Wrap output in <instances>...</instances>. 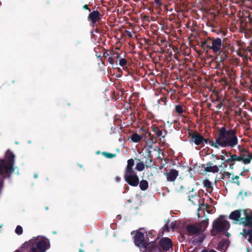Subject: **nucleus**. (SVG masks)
<instances>
[{
  "mask_svg": "<svg viewBox=\"0 0 252 252\" xmlns=\"http://www.w3.org/2000/svg\"><path fill=\"white\" fill-rule=\"evenodd\" d=\"M238 143V138L236 135V131L233 129L227 130L225 126L220 127L218 130V135L216 138L215 142L210 140L208 138H204L203 140L202 146L204 144L209 143L212 147L218 149L221 147L233 148Z\"/></svg>",
  "mask_w": 252,
  "mask_h": 252,
  "instance_id": "f257e3e1",
  "label": "nucleus"
},
{
  "mask_svg": "<svg viewBox=\"0 0 252 252\" xmlns=\"http://www.w3.org/2000/svg\"><path fill=\"white\" fill-rule=\"evenodd\" d=\"M15 155L9 150L6 152L5 159H0V176L2 180L6 178L10 177V174L14 171Z\"/></svg>",
  "mask_w": 252,
  "mask_h": 252,
  "instance_id": "f03ea898",
  "label": "nucleus"
},
{
  "mask_svg": "<svg viewBox=\"0 0 252 252\" xmlns=\"http://www.w3.org/2000/svg\"><path fill=\"white\" fill-rule=\"evenodd\" d=\"M29 247L35 248L37 252H45L50 247V243L47 239H32L28 242H25L21 248H28Z\"/></svg>",
  "mask_w": 252,
  "mask_h": 252,
  "instance_id": "7ed1b4c3",
  "label": "nucleus"
},
{
  "mask_svg": "<svg viewBox=\"0 0 252 252\" xmlns=\"http://www.w3.org/2000/svg\"><path fill=\"white\" fill-rule=\"evenodd\" d=\"M225 216L220 215L213 223V229L211 230L212 235H216L214 233V230L217 232H224L230 227L229 222L224 219Z\"/></svg>",
  "mask_w": 252,
  "mask_h": 252,
  "instance_id": "20e7f679",
  "label": "nucleus"
},
{
  "mask_svg": "<svg viewBox=\"0 0 252 252\" xmlns=\"http://www.w3.org/2000/svg\"><path fill=\"white\" fill-rule=\"evenodd\" d=\"M124 177L125 181L131 186L137 187L139 185V179L135 171H125Z\"/></svg>",
  "mask_w": 252,
  "mask_h": 252,
  "instance_id": "39448f33",
  "label": "nucleus"
},
{
  "mask_svg": "<svg viewBox=\"0 0 252 252\" xmlns=\"http://www.w3.org/2000/svg\"><path fill=\"white\" fill-rule=\"evenodd\" d=\"M222 46L221 39L220 38L210 37L209 41V49L214 52H219Z\"/></svg>",
  "mask_w": 252,
  "mask_h": 252,
  "instance_id": "423d86ee",
  "label": "nucleus"
},
{
  "mask_svg": "<svg viewBox=\"0 0 252 252\" xmlns=\"http://www.w3.org/2000/svg\"><path fill=\"white\" fill-rule=\"evenodd\" d=\"M189 137L190 142H193L197 146L202 145L204 137L199 132L197 131L191 132L189 133Z\"/></svg>",
  "mask_w": 252,
  "mask_h": 252,
  "instance_id": "0eeeda50",
  "label": "nucleus"
},
{
  "mask_svg": "<svg viewBox=\"0 0 252 252\" xmlns=\"http://www.w3.org/2000/svg\"><path fill=\"white\" fill-rule=\"evenodd\" d=\"M134 243L137 246L141 248H146L147 246L144 234L140 231L137 232L134 236Z\"/></svg>",
  "mask_w": 252,
  "mask_h": 252,
  "instance_id": "6e6552de",
  "label": "nucleus"
},
{
  "mask_svg": "<svg viewBox=\"0 0 252 252\" xmlns=\"http://www.w3.org/2000/svg\"><path fill=\"white\" fill-rule=\"evenodd\" d=\"M244 217L240 219V224L244 226L252 227V212H248L246 210H243Z\"/></svg>",
  "mask_w": 252,
  "mask_h": 252,
  "instance_id": "1a4fd4ad",
  "label": "nucleus"
},
{
  "mask_svg": "<svg viewBox=\"0 0 252 252\" xmlns=\"http://www.w3.org/2000/svg\"><path fill=\"white\" fill-rule=\"evenodd\" d=\"M193 190L194 189L192 188L191 190L189 191V195H188L189 200L190 201L193 205H197L199 206H203L205 199L202 198V202L201 203L199 199V195L198 193H195L194 194H190V193L193 192Z\"/></svg>",
  "mask_w": 252,
  "mask_h": 252,
  "instance_id": "9d476101",
  "label": "nucleus"
},
{
  "mask_svg": "<svg viewBox=\"0 0 252 252\" xmlns=\"http://www.w3.org/2000/svg\"><path fill=\"white\" fill-rule=\"evenodd\" d=\"M164 175L166 176L167 181L173 182L178 176L179 171L175 169H168L164 173Z\"/></svg>",
  "mask_w": 252,
  "mask_h": 252,
  "instance_id": "9b49d317",
  "label": "nucleus"
},
{
  "mask_svg": "<svg viewBox=\"0 0 252 252\" xmlns=\"http://www.w3.org/2000/svg\"><path fill=\"white\" fill-rule=\"evenodd\" d=\"M102 15L98 10H93L91 12L88 17V20L92 24H94L102 18Z\"/></svg>",
  "mask_w": 252,
  "mask_h": 252,
  "instance_id": "f8f14e48",
  "label": "nucleus"
},
{
  "mask_svg": "<svg viewBox=\"0 0 252 252\" xmlns=\"http://www.w3.org/2000/svg\"><path fill=\"white\" fill-rule=\"evenodd\" d=\"M201 167L204 168V171L206 172L218 173L219 171V167L211 162L208 161L206 164H203Z\"/></svg>",
  "mask_w": 252,
  "mask_h": 252,
  "instance_id": "ddd939ff",
  "label": "nucleus"
},
{
  "mask_svg": "<svg viewBox=\"0 0 252 252\" xmlns=\"http://www.w3.org/2000/svg\"><path fill=\"white\" fill-rule=\"evenodd\" d=\"M159 245L163 251H167L172 247V241L169 238H162L159 241Z\"/></svg>",
  "mask_w": 252,
  "mask_h": 252,
  "instance_id": "4468645a",
  "label": "nucleus"
},
{
  "mask_svg": "<svg viewBox=\"0 0 252 252\" xmlns=\"http://www.w3.org/2000/svg\"><path fill=\"white\" fill-rule=\"evenodd\" d=\"M187 230L190 235H193L198 233L201 229L193 224H191L187 227Z\"/></svg>",
  "mask_w": 252,
  "mask_h": 252,
  "instance_id": "2eb2a0df",
  "label": "nucleus"
},
{
  "mask_svg": "<svg viewBox=\"0 0 252 252\" xmlns=\"http://www.w3.org/2000/svg\"><path fill=\"white\" fill-rule=\"evenodd\" d=\"M243 212L241 210H236L232 212L229 215V218L230 220L238 221H240L241 218V212Z\"/></svg>",
  "mask_w": 252,
  "mask_h": 252,
  "instance_id": "dca6fc26",
  "label": "nucleus"
},
{
  "mask_svg": "<svg viewBox=\"0 0 252 252\" xmlns=\"http://www.w3.org/2000/svg\"><path fill=\"white\" fill-rule=\"evenodd\" d=\"M240 234L245 238L247 239V237H249L248 239V241L252 244V228L249 229H243V231Z\"/></svg>",
  "mask_w": 252,
  "mask_h": 252,
  "instance_id": "f3484780",
  "label": "nucleus"
},
{
  "mask_svg": "<svg viewBox=\"0 0 252 252\" xmlns=\"http://www.w3.org/2000/svg\"><path fill=\"white\" fill-rule=\"evenodd\" d=\"M134 165V160L133 158L129 159L127 160V164L125 169V171H127L128 172L134 171L133 167Z\"/></svg>",
  "mask_w": 252,
  "mask_h": 252,
  "instance_id": "a211bd4d",
  "label": "nucleus"
},
{
  "mask_svg": "<svg viewBox=\"0 0 252 252\" xmlns=\"http://www.w3.org/2000/svg\"><path fill=\"white\" fill-rule=\"evenodd\" d=\"M203 184L204 187L206 188L207 192H211L213 189V187L212 186L211 182L208 179L203 180Z\"/></svg>",
  "mask_w": 252,
  "mask_h": 252,
  "instance_id": "6ab92c4d",
  "label": "nucleus"
},
{
  "mask_svg": "<svg viewBox=\"0 0 252 252\" xmlns=\"http://www.w3.org/2000/svg\"><path fill=\"white\" fill-rule=\"evenodd\" d=\"M245 159H243L240 155L237 156L236 155H232L230 156V158L228 161H232L234 162L235 161H242L243 163L245 164Z\"/></svg>",
  "mask_w": 252,
  "mask_h": 252,
  "instance_id": "aec40b11",
  "label": "nucleus"
},
{
  "mask_svg": "<svg viewBox=\"0 0 252 252\" xmlns=\"http://www.w3.org/2000/svg\"><path fill=\"white\" fill-rule=\"evenodd\" d=\"M142 138V136L139 135L137 133L132 134L130 136V139L131 141L135 143L139 142L141 140Z\"/></svg>",
  "mask_w": 252,
  "mask_h": 252,
  "instance_id": "412c9836",
  "label": "nucleus"
},
{
  "mask_svg": "<svg viewBox=\"0 0 252 252\" xmlns=\"http://www.w3.org/2000/svg\"><path fill=\"white\" fill-rule=\"evenodd\" d=\"M227 57V56L225 52L221 51L219 52V54L218 55L216 60L219 62H223Z\"/></svg>",
  "mask_w": 252,
  "mask_h": 252,
  "instance_id": "4be33fe9",
  "label": "nucleus"
},
{
  "mask_svg": "<svg viewBox=\"0 0 252 252\" xmlns=\"http://www.w3.org/2000/svg\"><path fill=\"white\" fill-rule=\"evenodd\" d=\"M139 187L142 190H146L149 187V184L147 180H142L139 182Z\"/></svg>",
  "mask_w": 252,
  "mask_h": 252,
  "instance_id": "5701e85b",
  "label": "nucleus"
},
{
  "mask_svg": "<svg viewBox=\"0 0 252 252\" xmlns=\"http://www.w3.org/2000/svg\"><path fill=\"white\" fill-rule=\"evenodd\" d=\"M152 129L153 132H154L158 136H162V131L160 130L159 127L157 126H152Z\"/></svg>",
  "mask_w": 252,
  "mask_h": 252,
  "instance_id": "b1692460",
  "label": "nucleus"
},
{
  "mask_svg": "<svg viewBox=\"0 0 252 252\" xmlns=\"http://www.w3.org/2000/svg\"><path fill=\"white\" fill-rule=\"evenodd\" d=\"M184 112L183 106L182 105H176L175 107V113L181 115Z\"/></svg>",
  "mask_w": 252,
  "mask_h": 252,
  "instance_id": "393cba45",
  "label": "nucleus"
},
{
  "mask_svg": "<svg viewBox=\"0 0 252 252\" xmlns=\"http://www.w3.org/2000/svg\"><path fill=\"white\" fill-rule=\"evenodd\" d=\"M209 37H208L205 40L201 43V47L204 50L209 49Z\"/></svg>",
  "mask_w": 252,
  "mask_h": 252,
  "instance_id": "a878e982",
  "label": "nucleus"
},
{
  "mask_svg": "<svg viewBox=\"0 0 252 252\" xmlns=\"http://www.w3.org/2000/svg\"><path fill=\"white\" fill-rule=\"evenodd\" d=\"M145 164L144 162L139 161L136 165L135 169L138 171H142L144 169Z\"/></svg>",
  "mask_w": 252,
  "mask_h": 252,
  "instance_id": "bb28decb",
  "label": "nucleus"
},
{
  "mask_svg": "<svg viewBox=\"0 0 252 252\" xmlns=\"http://www.w3.org/2000/svg\"><path fill=\"white\" fill-rule=\"evenodd\" d=\"M102 155L107 158H112L116 157V154L109 153L106 152H103Z\"/></svg>",
  "mask_w": 252,
  "mask_h": 252,
  "instance_id": "cd10ccee",
  "label": "nucleus"
},
{
  "mask_svg": "<svg viewBox=\"0 0 252 252\" xmlns=\"http://www.w3.org/2000/svg\"><path fill=\"white\" fill-rule=\"evenodd\" d=\"M239 176H235L234 175L232 177V181H231V183L233 184H236L238 186L240 185V181L239 180Z\"/></svg>",
  "mask_w": 252,
  "mask_h": 252,
  "instance_id": "c85d7f7f",
  "label": "nucleus"
},
{
  "mask_svg": "<svg viewBox=\"0 0 252 252\" xmlns=\"http://www.w3.org/2000/svg\"><path fill=\"white\" fill-rule=\"evenodd\" d=\"M229 159V158L223 160V162L219 166V167L223 168V170H224V168L226 167L227 166V163H229V162H232V161H228Z\"/></svg>",
  "mask_w": 252,
  "mask_h": 252,
  "instance_id": "c756f323",
  "label": "nucleus"
},
{
  "mask_svg": "<svg viewBox=\"0 0 252 252\" xmlns=\"http://www.w3.org/2000/svg\"><path fill=\"white\" fill-rule=\"evenodd\" d=\"M152 160L149 158H147L145 160V165L147 167H151L153 166Z\"/></svg>",
  "mask_w": 252,
  "mask_h": 252,
  "instance_id": "7c9ffc66",
  "label": "nucleus"
},
{
  "mask_svg": "<svg viewBox=\"0 0 252 252\" xmlns=\"http://www.w3.org/2000/svg\"><path fill=\"white\" fill-rule=\"evenodd\" d=\"M15 233L18 235H21L23 233V228L20 225L17 226L15 229Z\"/></svg>",
  "mask_w": 252,
  "mask_h": 252,
  "instance_id": "2f4dec72",
  "label": "nucleus"
},
{
  "mask_svg": "<svg viewBox=\"0 0 252 252\" xmlns=\"http://www.w3.org/2000/svg\"><path fill=\"white\" fill-rule=\"evenodd\" d=\"M127 62L125 58H121L119 60V64L120 66L124 67L127 64Z\"/></svg>",
  "mask_w": 252,
  "mask_h": 252,
  "instance_id": "473e14b6",
  "label": "nucleus"
},
{
  "mask_svg": "<svg viewBox=\"0 0 252 252\" xmlns=\"http://www.w3.org/2000/svg\"><path fill=\"white\" fill-rule=\"evenodd\" d=\"M208 224V220L206 219V220H202L200 224V228H201L202 227H204L205 229Z\"/></svg>",
  "mask_w": 252,
  "mask_h": 252,
  "instance_id": "72a5a7b5",
  "label": "nucleus"
},
{
  "mask_svg": "<svg viewBox=\"0 0 252 252\" xmlns=\"http://www.w3.org/2000/svg\"><path fill=\"white\" fill-rule=\"evenodd\" d=\"M231 174L228 172L224 171L222 174V179L224 178H230Z\"/></svg>",
  "mask_w": 252,
  "mask_h": 252,
  "instance_id": "f704fd0d",
  "label": "nucleus"
},
{
  "mask_svg": "<svg viewBox=\"0 0 252 252\" xmlns=\"http://www.w3.org/2000/svg\"><path fill=\"white\" fill-rule=\"evenodd\" d=\"M252 159V154H250L249 153L248 157L245 159V164H249Z\"/></svg>",
  "mask_w": 252,
  "mask_h": 252,
  "instance_id": "c9c22d12",
  "label": "nucleus"
},
{
  "mask_svg": "<svg viewBox=\"0 0 252 252\" xmlns=\"http://www.w3.org/2000/svg\"><path fill=\"white\" fill-rule=\"evenodd\" d=\"M242 110H243L241 108H238V110L235 109L234 110L235 115H238L239 116H241Z\"/></svg>",
  "mask_w": 252,
  "mask_h": 252,
  "instance_id": "e433bc0d",
  "label": "nucleus"
},
{
  "mask_svg": "<svg viewBox=\"0 0 252 252\" xmlns=\"http://www.w3.org/2000/svg\"><path fill=\"white\" fill-rule=\"evenodd\" d=\"M107 61L111 64H113L114 63H117V60H115L114 58L112 57H109L107 59Z\"/></svg>",
  "mask_w": 252,
  "mask_h": 252,
  "instance_id": "4c0bfd02",
  "label": "nucleus"
},
{
  "mask_svg": "<svg viewBox=\"0 0 252 252\" xmlns=\"http://www.w3.org/2000/svg\"><path fill=\"white\" fill-rule=\"evenodd\" d=\"M112 52L113 53H111V55H112L111 57L114 58L115 60H117V59L120 57V54L118 52Z\"/></svg>",
  "mask_w": 252,
  "mask_h": 252,
  "instance_id": "58836bf2",
  "label": "nucleus"
},
{
  "mask_svg": "<svg viewBox=\"0 0 252 252\" xmlns=\"http://www.w3.org/2000/svg\"><path fill=\"white\" fill-rule=\"evenodd\" d=\"M156 4L158 6H161L164 5L162 0H154Z\"/></svg>",
  "mask_w": 252,
  "mask_h": 252,
  "instance_id": "ea45409f",
  "label": "nucleus"
},
{
  "mask_svg": "<svg viewBox=\"0 0 252 252\" xmlns=\"http://www.w3.org/2000/svg\"><path fill=\"white\" fill-rule=\"evenodd\" d=\"M249 153H239V155L243 158L246 159L248 157Z\"/></svg>",
  "mask_w": 252,
  "mask_h": 252,
  "instance_id": "a19ab883",
  "label": "nucleus"
},
{
  "mask_svg": "<svg viewBox=\"0 0 252 252\" xmlns=\"http://www.w3.org/2000/svg\"><path fill=\"white\" fill-rule=\"evenodd\" d=\"M239 153H249L247 150L245 148H242L240 146L239 147Z\"/></svg>",
  "mask_w": 252,
  "mask_h": 252,
  "instance_id": "79ce46f5",
  "label": "nucleus"
},
{
  "mask_svg": "<svg viewBox=\"0 0 252 252\" xmlns=\"http://www.w3.org/2000/svg\"><path fill=\"white\" fill-rule=\"evenodd\" d=\"M163 230L164 231L169 232L170 230V228L168 226V225L167 224H166L164 225V226L163 227Z\"/></svg>",
  "mask_w": 252,
  "mask_h": 252,
  "instance_id": "37998d69",
  "label": "nucleus"
},
{
  "mask_svg": "<svg viewBox=\"0 0 252 252\" xmlns=\"http://www.w3.org/2000/svg\"><path fill=\"white\" fill-rule=\"evenodd\" d=\"M110 54L107 52L106 50L105 51V52L103 54V57L104 58H107L110 57Z\"/></svg>",
  "mask_w": 252,
  "mask_h": 252,
  "instance_id": "c03bdc74",
  "label": "nucleus"
},
{
  "mask_svg": "<svg viewBox=\"0 0 252 252\" xmlns=\"http://www.w3.org/2000/svg\"><path fill=\"white\" fill-rule=\"evenodd\" d=\"M217 158L218 159H221V160H223V161L226 159L224 156H222V155H221L220 157H219V156L217 157Z\"/></svg>",
  "mask_w": 252,
  "mask_h": 252,
  "instance_id": "a18cd8bd",
  "label": "nucleus"
},
{
  "mask_svg": "<svg viewBox=\"0 0 252 252\" xmlns=\"http://www.w3.org/2000/svg\"><path fill=\"white\" fill-rule=\"evenodd\" d=\"M83 9L88 10L90 12H91V9L89 8V6L87 4H85L83 6Z\"/></svg>",
  "mask_w": 252,
  "mask_h": 252,
  "instance_id": "49530a36",
  "label": "nucleus"
},
{
  "mask_svg": "<svg viewBox=\"0 0 252 252\" xmlns=\"http://www.w3.org/2000/svg\"><path fill=\"white\" fill-rule=\"evenodd\" d=\"M28 249H30L31 250V252H37L36 251L35 248H34L33 247H29Z\"/></svg>",
  "mask_w": 252,
  "mask_h": 252,
  "instance_id": "de8ad7c7",
  "label": "nucleus"
},
{
  "mask_svg": "<svg viewBox=\"0 0 252 252\" xmlns=\"http://www.w3.org/2000/svg\"><path fill=\"white\" fill-rule=\"evenodd\" d=\"M126 33L127 35L129 37H131L132 36V34H131V32H130L128 31H126Z\"/></svg>",
  "mask_w": 252,
  "mask_h": 252,
  "instance_id": "09e8293b",
  "label": "nucleus"
},
{
  "mask_svg": "<svg viewBox=\"0 0 252 252\" xmlns=\"http://www.w3.org/2000/svg\"><path fill=\"white\" fill-rule=\"evenodd\" d=\"M251 191H246L244 193V195L246 196H248L249 195H250L251 194Z\"/></svg>",
  "mask_w": 252,
  "mask_h": 252,
  "instance_id": "8fccbe9b",
  "label": "nucleus"
},
{
  "mask_svg": "<svg viewBox=\"0 0 252 252\" xmlns=\"http://www.w3.org/2000/svg\"><path fill=\"white\" fill-rule=\"evenodd\" d=\"M232 163L229 164V168L231 169H233V166L235 164V163L231 162Z\"/></svg>",
  "mask_w": 252,
  "mask_h": 252,
  "instance_id": "3c124183",
  "label": "nucleus"
},
{
  "mask_svg": "<svg viewBox=\"0 0 252 252\" xmlns=\"http://www.w3.org/2000/svg\"><path fill=\"white\" fill-rule=\"evenodd\" d=\"M221 153L223 155V156H226L227 154V152L225 150H223L221 151Z\"/></svg>",
  "mask_w": 252,
  "mask_h": 252,
  "instance_id": "603ef678",
  "label": "nucleus"
},
{
  "mask_svg": "<svg viewBox=\"0 0 252 252\" xmlns=\"http://www.w3.org/2000/svg\"><path fill=\"white\" fill-rule=\"evenodd\" d=\"M223 244H223V243L222 242H219V245H218V246H219V247H223Z\"/></svg>",
  "mask_w": 252,
  "mask_h": 252,
  "instance_id": "864d4df0",
  "label": "nucleus"
},
{
  "mask_svg": "<svg viewBox=\"0 0 252 252\" xmlns=\"http://www.w3.org/2000/svg\"><path fill=\"white\" fill-rule=\"evenodd\" d=\"M115 180L117 182H119L121 181V178L117 176L116 177Z\"/></svg>",
  "mask_w": 252,
  "mask_h": 252,
  "instance_id": "5fc2aeb1",
  "label": "nucleus"
},
{
  "mask_svg": "<svg viewBox=\"0 0 252 252\" xmlns=\"http://www.w3.org/2000/svg\"><path fill=\"white\" fill-rule=\"evenodd\" d=\"M244 172L243 171L240 174V176H245V174L244 173Z\"/></svg>",
  "mask_w": 252,
  "mask_h": 252,
  "instance_id": "6e6d98bb",
  "label": "nucleus"
},
{
  "mask_svg": "<svg viewBox=\"0 0 252 252\" xmlns=\"http://www.w3.org/2000/svg\"><path fill=\"white\" fill-rule=\"evenodd\" d=\"M249 169H245L244 168V169H243V171H244V172H246V171H247V172H249Z\"/></svg>",
  "mask_w": 252,
  "mask_h": 252,
  "instance_id": "4d7b16f0",
  "label": "nucleus"
},
{
  "mask_svg": "<svg viewBox=\"0 0 252 252\" xmlns=\"http://www.w3.org/2000/svg\"><path fill=\"white\" fill-rule=\"evenodd\" d=\"M242 194H243V191H240L239 192V195H242Z\"/></svg>",
  "mask_w": 252,
  "mask_h": 252,
  "instance_id": "13d9d810",
  "label": "nucleus"
},
{
  "mask_svg": "<svg viewBox=\"0 0 252 252\" xmlns=\"http://www.w3.org/2000/svg\"><path fill=\"white\" fill-rule=\"evenodd\" d=\"M210 252H216L214 250H211Z\"/></svg>",
  "mask_w": 252,
  "mask_h": 252,
  "instance_id": "bf43d9fd",
  "label": "nucleus"
},
{
  "mask_svg": "<svg viewBox=\"0 0 252 252\" xmlns=\"http://www.w3.org/2000/svg\"><path fill=\"white\" fill-rule=\"evenodd\" d=\"M157 149V151L158 152H159V151L160 150V149L158 148V147H157V148H155V150Z\"/></svg>",
  "mask_w": 252,
  "mask_h": 252,
  "instance_id": "052dcab7",
  "label": "nucleus"
},
{
  "mask_svg": "<svg viewBox=\"0 0 252 252\" xmlns=\"http://www.w3.org/2000/svg\"><path fill=\"white\" fill-rule=\"evenodd\" d=\"M79 252H84V251L83 250L80 249L79 250Z\"/></svg>",
  "mask_w": 252,
  "mask_h": 252,
  "instance_id": "680f3d73",
  "label": "nucleus"
},
{
  "mask_svg": "<svg viewBox=\"0 0 252 252\" xmlns=\"http://www.w3.org/2000/svg\"><path fill=\"white\" fill-rule=\"evenodd\" d=\"M97 57H98V58H102V57H101V55H97Z\"/></svg>",
  "mask_w": 252,
  "mask_h": 252,
  "instance_id": "e2e57ef3",
  "label": "nucleus"
},
{
  "mask_svg": "<svg viewBox=\"0 0 252 252\" xmlns=\"http://www.w3.org/2000/svg\"><path fill=\"white\" fill-rule=\"evenodd\" d=\"M201 252H208L207 251L204 250L202 251Z\"/></svg>",
  "mask_w": 252,
  "mask_h": 252,
  "instance_id": "0e129e2a",
  "label": "nucleus"
},
{
  "mask_svg": "<svg viewBox=\"0 0 252 252\" xmlns=\"http://www.w3.org/2000/svg\"><path fill=\"white\" fill-rule=\"evenodd\" d=\"M14 252H20L19 250H16Z\"/></svg>",
  "mask_w": 252,
  "mask_h": 252,
  "instance_id": "69168bd1",
  "label": "nucleus"
},
{
  "mask_svg": "<svg viewBox=\"0 0 252 252\" xmlns=\"http://www.w3.org/2000/svg\"><path fill=\"white\" fill-rule=\"evenodd\" d=\"M226 235L228 237L230 235V234L228 233H227Z\"/></svg>",
  "mask_w": 252,
  "mask_h": 252,
  "instance_id": "338daca9",
  "label": "nucleus"
},
{
  "mask_svg": "<svg viewBox=\"0 0 252 252\" xmlns=\"http://www.w3.org/2000/svg\"><path fill=\"white\" fill-rule=\"evenodd\" d=\"M36 177H37V175H34V178H36Z\"/></svg>",
  "mask_w": 252,
  "mask_h": 252,
  "instance_id": "774afa93",
  "label": "nucleus"
}]
</instances>
